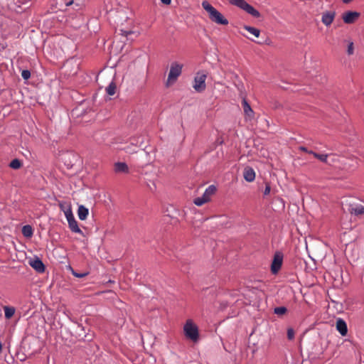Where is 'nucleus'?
<instances>
[{"label":"nucleus","instance_id":"nucleus-16","mask_svg":"<svg viewBox=\"0 0 364 364\" xmlns=\"http://www.w3.org/2000/svg\"><path fill=\"white\" fill-rule=\"evenodd\" d=\"M114 171L116 173H128L129 167L124 162H117L114 164Z\"/></svg>","mask_w":364,"mask_h":364},{"label":"nucleus","instance_id":"nucleus-11","mask_svg":"<svg viewBox=\"0 0 364 364\" xmlns=\"http://www.w3.org/2000/svg\"><path fill=\"white\" fill-rule=\"evenodd\" d=\"M67 220L68 223L69 228L72 232H75V233H79L82 235H84L83 232L78 227L77 222L76 221L74 215H73L70 218H68Z\"/></svg>","mask_w":364,"mask_h":364},{"label":"nucleus","instance_id":"nucleus-29","mask_svg":"<svg viewBox=\"0 0 364 364\" xmlns=\"http://www.w3.org/2000/svg\"><path fill=\"white\" fill-rule=\"evenodd\" d=\"M21 76L24 80H28L31 77V72L28 70H23L21 73Z\"/></svg>","mask_w":364,"mask_h":364},{"label":"nucleus","instance_id":"nucleus-5","mask_svg":"<svg viewBox=\"0 0 364 364\" xmlns=\"http://www.w3.org/2000/svg\"><path fill=\"white\" fill-rule=\"evenodd\" d=\"M207 78V74L204 71H198L193 81V87L197 92H202L206 88L205 80Z\"/></svg>","mask_w":364,"mask_h":364},{"label":"nucleus","instance_id":"nucleus-32","mask_svg":"<svg viewBox=\"0 0 364 364\" xmlns=\"http://www.w3.org/2000/svg\"><path fill=\"white\" fill-rule=\"evenodd\" d=\"M270 191H271L270 185L269 183H266L265 189L264 191V196L269 195L270 193Z\"/></svg>","mask_w":364,"mask_h":364},{"label":"nucleus","instance_id":"nucleus-14","mask_svg":"<svg viewBox=\"0 0 364 364\" xmlns=\"http://www.w3.org/2000/svg\"><path fill=\"white\" fill-rule=\"evenodd\" d=\"M242 105L245 116L248 117L250 119L252 118L254 112L245 98L242 99Z\"/></svg>","mask_w":364,"mask_h":364},{"label":"nucleus","instance_id":"nucleus-2","mask_svg":"<svg viewBox=\"0 0 364 364\" xmlns=\"http://www.w3.org/2000/svg\"><path fill=\"white\" fill-rule=\"evenodd\" d=\"M229 2L246 11L253 17L259 18L260 13L245 0H228Z\"/></svg>","mask_w":364,"mask_h":364},{"label":"nucleus","instance_id":"nucleus-30","mask_svg":"<svg viewBox=\"0 0 364 364\" xmlns=\"http://www.w3.org/2000/svg\"><path fill=\"white\" fill-rule=\"evenodd\" d=\"M287 338L289 340H292L294 338V331L292 328L287 330Z\"/></svg>","mask_w":364,"mask_h":364},{"label":"nucleus","instance_id":"nucleus-33","mask_svg":"<svg viewBox=\"0 0 364 364\" xmlns=\"http://www.w3.org/2000/svg\"><path fill=\"white\" fill-rule=\"evenodd\" d=\"M122 35L124 36H127L128 35L132 33L133 32L131 31H125V30H120Z\"/></svg>","mask_w":364,"mask_h":364},{"label":"nucleus","instance_id":"nucleus-17","mask_svg":"<svg viewBox=\"0 0 364 364\" xmlns=\"http://www.w3.org/2000/svg\"><path fill=\"white\" fill-rule=\"evenodd\" d=\"M89 213V210L83 205H80L78 207L77 215L80 220H84L87 218Z\"/></svg>","mask_w":364,"mask_h":364},{"label":"nucleus","instance_id":"nucleus-13","mask_svg":"<svg viewBox=\"0 0 364 364\" xmlns=\"http://www.w3.org/2000/svg\"><path fill=\"white\" fill-rule=\"evenodd\" d=\"M336 329L342 336H346L348 333V328L346 321L342 318H338L336 321Z\"/></svg>","mask_w":364,"mask_h":364},{"label":"nucleus","instance_id":"nucleus-27","mask_svg":"<svg viewBox=\"0 0 364 364\" xmlns=\"http://www.w3.org/2000/svg\"><path fill=\"white\" fill-rule=\"evenodd\" d=\"M60 208H61V210L64 212L65 215V217H66V219H67L68 218H70V217H72V216L73 215V212H72V209H71V207H70V206H68L67 208L64 209V208H63V205H60Z\"/></svg>","mask_w":364,"mask_h":364},{"label":"nucleus","instance_id":"nucleus-20","mask_svg":"<svg viewBox=\"0 0 364 364\" xmlns=\"http://www.w3.org/2000/svg\"><path fill=\"white\" fill-rule=\"evenodd\" d=\"M22 234L26 237H31L33 234V228L29 225H26L22 228Z\"/></svg>","mask_w":364,"mask_h":364},{"label":"nucleus","instance_id":"nucleus-15","mask_svg":"<svg viewBox=\"0 0 364 364\" xmlns=\"http://www.w3.org/2000/svg\"><path fill=\"white\" fill-rule=\"evenodd\" d=\"M144 137L143 136H139L137 137H132L130 139V144L132 146H134L136 147H140V148H146V146H144Z\"/></svg>","mask_w":364,"mask_h":364},{"label":"nucleus","instance_id":"nucleus-6","mask_svg":"<svg viewBox=\"0 0 364 364\" xmlns=\"http://www.w3.org/2000/svg\"><path fill=\"white\" fill-rule=\"evenodd\" d=\"M283 262V254L280 252H277L271 264V271L273 274H276L278 273L279 269L282 267Z\"/></svg>","mask_w":364,"mask_h":364},{"label":"nucleus","instance_id":"nucleus-25","mask_svg":"<svg viewBox=\"0 0 364 364\" xmlns=\"http://www.w3.org/2000/svg\"><path fill=\"white\" fill-rule=\"evenodd\" d=\"M207 202V199H205L203 196L194 199V204L197 206H201Z\"/></svg>","mask_w":364,"mask_h":364},{"label":"nucleus","instance_id":"nucleus-4","mask_svg":"<svg viewBox=\"0 0 364 364\" xmlns=\"http://www.w3.org/2000/svg\"><path fill=\"white\" fill-rule=\"evenodd\" d=\"M185 336L193 341L198 339V329L196 324L191 320H188L183 326Z\"/></svg>","mask_w":364,"mask_h":364},{"label":"nucleus","instance_id":"nucleus-36","mask_svg":"<svg viewBox=\"0 0 364 364\" xmlns=\"http://www.w3.org/2000/svg\"><path fill=\"white\" fill-rule=\"evenodd\" d=\"M126 151L127 152H129V153H134V152H136V151L134 149H129V147L126 148Z\"/></svg>","mask_w":364,"mask_h":364},{"label":"nucleus","instance_id":"nucleus-8","mask_svg":"<svg viewBox=\"0 0 364 364\" xmlns=\"http://www.w3.org/2000/svg\"><path fill=\"white\" fill-rule=\"evenodd\" d=\"M336 14V11H326L323 12L321 16V22L326 26H330L335 18Z\"/></svg>","mask_w":364,"mask_h":364},{"label":"nucleus","instance_id":"nucleus-18","mask_svg":"<svg viewBox=\"0 0 364 364\" xmlns=\"http://www.w3.org/2000/svg\"><path fill=\"white\" fill-rule=\"evenodd\" d=\"M216 187L214 185L209 186L203 194V196L207 199L208 202L210 200V197L215 193Z\"/></svg>","mask_w":364,"mask_h":364},{"label":"nucleus","instance_id":"nucleus-37","mask_svg":"<svg viewBox=\"0 0 364 364\" xmlns=\"http://www.w3.org/2000/svg\"><path fill=\"white\" fill-rule=\"evenodd\" d=\"M152 185H153V187H151L150 185H149V186L150 190L151 191H154L156 189V185H155V183L154 182L152 183Z\"/></svg>","mask_w":364,"mask_h":364},{"label":"nucleus","instance_id":"nucleus-39","mask_svg":"<svg viewBox=\"0 0 364 364\" xmlns=\"http://www.w3.org/2000/svg\"><path fill=\"white\" fill-rule=\"evenodd\" d=\"M73 1H69V2H68V3L66 4V6H70L71 4H73Z\"/></svg>","mask_w":364,"mask_h":364},{"label":"nucleus","instance_id":"nucleus-19","mask_svg":"<svg viewBox=\"0 0 364 364\" xmlns=\"http://www.w3.org/2000/svg\"><path fill=\"white\" fill-rule=\"evenodd\" d=\"M4 311L5 318L9 319L14 315L16 309L13 306H4Z\"/></svg>","mask_w":364,"mask_h":364},{"label":"nucleus","instance_id":"nucleus-7","mask_svg":"<svg viewBox=\"0 0 364 364\" xmlns=\"http://www.w3.org/2000/svg\"><path fill=\"white\" fill-rule=\"evenodd\" d=\"M360 16V14L358 11H348L343 14L342 18L345 23L351 24L355 22Z\"/></svg>","mask_w":364,"mask_h":364},{"label":"nucleus","instance_id":"nucleus-31","mask_svg":"<svg viewBox=\"0 0 364 364\" xmlns=\"http://www.w3.org/2000/svg\"><path fill=\"white\" fill-rule=\"evenodd\" d=\"M73 274L77 278H82L88 274V273H77L73 270Z\"/></svg>","mask_w":364,"mask_h":364},{"label":"nucleus","instance_id":"nucleus-21","mask_svg":"<svg viewBox=\"0 0 364 364\" xmlns=\"http://www.w3.org/2000/svg\"><path fill=\"white\" fill-rule=\"evenodd\" d=\"M243 28L245 30L247 31L251 34L254 35L255 37H259L260 35V31L255 27L245 25Z\"/></svg>","mask_w":364,"mask_h":364},{"label":"nucleus","instance_id":"nucleus-28","mask_svg":"<svg viewBox=\"0 0 364 364\" xmlns=\"http://www.w3.org/2000/svg\"><path fill=\"white\" fill-rule=\"evenodd\" d=\"M354 52V46L353 42L350 41L348 45L347 53L350 55H353Z\"/></svg>","mask_w":364,"mask_h":364},{"label":"nucleus","instance_id":"nucleus-35","mask_svg":"<svg viewBox=\"0 0 364 364\" xmlns=\"http://www.w3.org/2000/svg\"><path fill=\"white\" fill-rule=\"evenodd\" d=\"M161 1L164 4L168 5L171 4V0H161Z\"/></svg>","mask_w":364,"mask_h":364},{"label":"nucleus","instance_id":"nucleus-22","mask_svg":"<svg viewBox=\"0 0 364 364\" xmlns=\"http://www.w3.org/2000/svg\"><path fill=\"white\" fill-rule=\"evenodd\" d=\"M116 85L114 82L109 83V85L106 87V92L109 95H113L115 94L116 91Z\"/></svg>","mask_w":364,"mask_h":364},{"label":"nucleus","instance_id":"nucleus-24","mask_svg":"<svg viewBox=\"0 0 364 364\" xmlns=\"http://www.w3.org/2000/svg\"><path fill=\"white\" fill-rule=\"evenodd\" d=\"M287 311V309L285 306H278L274 309V313L278 316H282Z\"/></svg>","mask_w":364,"mask_h":364},{"label":"nucleus","instance_id":"nucleus-1","mask_svg":"<svg viewBox=\"0 0 364 364\" xmlns=\"http://www.w3.org/2000/svg\"><path fill=\"white\" fill-rule=\"evenodd\" d=\"M202 7L205 10L209 16L211 21L219 25H228V21L223 15L219 12L215 7H213L208 1H203L202 2Z\"/></svg>","mask_w":364,"mask_h":364},{"label":"nucleus","instance_id":"nucleus-26","mask_svg":"<svg viewBox=\"0 0 364 364\" xmlns=\"http://www.w3.org/2000/svg\"><path fill=\"white\" fill-rule=\"evenodd\" d=\"M314 156L322 162L326 163L328 155V154H320L318 153H314Z\"/></svg>","mask_w":364,"mask_h":364},{"label":"nucleus","instance_id":"nucleus-10","mask_svg":"<svg viewBox=\"0 0 364 364\" xmlns=\"http://www.w3.org/2000/svg\"><path fill=\"white\" fill-rule=\"evenodd\" d=\"M348 211L352 215H362L364 213V205L358 203H350L348 205Z\"/></svg>","mask_w":364,"mask_h":364},{"label":"nucleus","instance_id":"nucleus-40","mask_svg":"<svg viewBox=\"0 0 364 364\" xmlns=\"http://www.w3.org/2000/svg\"><path fill=\"white\" fill-rule=\"evenodd\" d=\"M314 153H315V152L311 150H309V151H308V154H312L313 156H314Z\"/></svg>","mask_w":364,"mask_h":364},{"label":"nucleus","instance_id":"nucleus-9","mask_svg":"<svg viewBox=\"0 0 364 364\" xmlns=\"http://www.w3.org/2000/svg\"><path fill=\"white\" fill-rule=\"evenodd\" d=\"M29 264L38 273H43L45 271V265L38 257H35L33 259L30 260Z\"/></svg>","mask_w":364,"mask_h":364},{"label":"nucleus","instance_id":"nucleus-3","mask_svg":"<svg viewBox=\"0 0 364 364\" xmlns=\"http://www.w3.org/2000/svg\"><path fill=\"white\" fill-rule=\"evenodd\" d=\"M182 64H179L177 62L172 63L168 75L166 86L173 84L177 80L178 77L181 75L182 73Z\"/></svg>","mask_w":364,"mask_h":364},{"label":"nucleus","instance_id":"nucleus-12","mask_svg":"<svg viewBox=\"0 0 364 364\" xmlns=\"http://www.w3.org/2000/svg\"><path fill=\"white\" fill-rule=\"evenodd\" d=\"M243 176L247 182H252L255 179V172L252 168L247 166L244 169Z\"/></svg>","mask_w":364,"mask_h":364},{"label":"nucleus","instance_id":"nucleus-38","mask_svg":"<svg viewBox=\"0 0 364 364\" xmlns=\"http://www.w3.org/2000/svg\"><path fill=\"white\" fill-rule=\"evenodd\" d=\"M344 4H349L352 2L353 0H341Z\"/></svg>","mask_w":364,"mask_h":364},{"label":"nucleus","instance_id":"nucleus-23","mask_svg":"<svg viewBox=\"0 0 364 364\" xmlns=\"http://www.w3.org/2000/svg\"><path fill=\"white\" fill-rule=\"evenodd\" d=\"M22 166L21 161L18 159H13L9 164V166L13 169H18Z\"/></svg>","mask_w":364,"mask_h":364},{"label":"nucleus","instance_id":"nucleus-34","mask_svg":"<svg viewBox=\"0 0 364 364\" xmlns=\"http://www.w3.org/2000/svg\"><path fill=\"white\" fill-rule=\"evenodd\" d=\"M299 149L302 151H304L306 153H308V151H309V149L306 147L303 146H299Z\"/></svg>","mask_w":364,"mask_h":364}]
</instances>
